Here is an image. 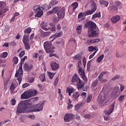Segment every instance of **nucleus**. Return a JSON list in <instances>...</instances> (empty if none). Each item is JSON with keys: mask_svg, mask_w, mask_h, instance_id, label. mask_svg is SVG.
Instances as JSON below:
<instances>
[{"mask_svg": "<svg viewBox=\"0 0 126 126\" xmlns=\"http://www.w3.org/2000/svg\"><path fill=\"white\" fill-rule=\"evenodd\" d=\"M80 95V94H79L78 92H75L72 96V100H73L74 101H76V100H77V99H78V97Z\"/></svg>", "mask_w": 126, "mask_h": 126, "instance_id": "obj_24", "label": "nucleus"}, {"mask_svg": "<svg viewBox=\"0 0 126 126\" xmlns=\"http://www.w3.org/2000/svg\"><path fill=\"white\" fill-rule=\"evenodd\" d=\"M76 31L79 34H80L82 31V26H78L76 28Z\"/></svg>", "mask_w": 126, "mask_h": 126, "instance_id": "obj_39", "label": "nucleus"}, {"mask_svg": "<svg viewBox=\"0 0 126 126\" xmlns=\"http://www.w3.org/2000/svg\"><path fill=\"white\" fill-rule=\"evenodd\" d=\"M83 65L85 67L86 65V58L83 57L82 59Z\"/></svg>", "mask_w": 126, "mask_h": 126, "instance_id": "obj_52", "label": "nucleus"}, {"mask_svg": "<svg viewBox=\"0 0 126 126\" xmlns=\"http://www.w3.org/2000/svg\"><path fill=\"white\" fill-rule=\"evenodd\" d=\"M74 115L70 113H66L64 117V121L65 123H69L72 119H73Z\"/></svg>", "mask_w": 126, "mask_h": 126, "instance_id": "obj_7", "label": "nucleus"}, {"mask_svg": "<svg viewBox=\"0 0 126 126\" xmlns=\"http://www.w3.org/2000/svg\"><path fill=\"white\" fill-rule=\"evenodd\" d=\"M7 9L0 10V16H1L2 15L3 13H4L7 11Z\"/></svg>", "mask_w": 126, "mask_h": 126, "instance_id": "obj_53", "label": "nucleus"}, {"mask_svg": "<svg viewBox=\"0 0 126 126\" xmlns=\"http://www.w3.org/2000/svg\"><path fill=\"white\" fill-rule=\"evenodd\" d=\"M124 98H125V95H121L120 96V97L118 98L119 102H122V101L124 100Z\"/></svg>", "mask_w": 126, "mask_h": 126, "instance_id": "obj_62", "label": "nucleus"}, {"mask_svg": "<svg viewBox=\"0 0 126 126\" xmlns=\"http://www.w3.org/2000/svg\"><path fill=\"white\" fill-rule=\"evenodd\" d=\"M81 77L82 79L85 81V82H86L87 81V77L85 75V74L84 75H83L81 76Z\"/></svg>", "mask_w": 126, "mask_h": 126, "instance_id": "obj_55", "label": "nucleus"}, {"mask_svg": "<svg viewBox=\"0 0 126 126\" xmlns=\"http://www.w3.org/2000/svg\"><path fill=\"white\" fill-rule=\"evenodd\" d=\"M59 1L56 0H52L50 3H49V8H51L52 6L54 5H56V4H57L58 3Z\"/></svg>", "mask_w": 126, "mask_h": 126, "instance_id": "obj_27", "label": "nucleus"}, {"mask_svg": "<svg viewBox=\"0 0 126 126\" xmlns=\"http://www.w3.org/2000/svg\"><path fill=\"white\" fill-rule=\"evenodd\" d=\"M49 28L50 31H52V32H54V31H56V26L54 25L52 26V27Z\"/></svg>", "mask_w": 126, "mask_h": 126, "instance_id": "obj_56", "label": "nucleus"}, {"mask_svg": "<svg viewBox=\"0 0 126 126\" xmlns=\"http://www.w3.org/2000/svg\"><path fill=\"white\" fill-rule=\"evenodd\" d=\"M30 85V84H29V83H25L22 86L23 88H26V87H28V86H29Z\"/></svg>", "mask_w": 126, "mask_h": 126, "instance_id": "obj_63", "label": "nucleus"}, {"mask_svg": "<svg viewBox=\"0 0 126 126\" xmlns=\"http://www.w3.org/2000/svg\"><path fill=\"white\" fill-rule=\"evenodd\" d=\"M4 83V90H7V84L8 83V81L7 80H4L3 81Z\"/></svg>", "mask_w": 126, "mask_h": 126, "instance_id": "obj_43", "label": "nucleus"}, {"mask_svg": "<svg viewBox=\"0 0 126 126\" xmlns=\"http://www.w3.org/2000/svg\"><path fill=\"white\" fill-rule=\"evenodd\" d=\"M91 99H92V95H89L87 98V103H90Z\"/></svg>", "mask_w": 126, "mask_h": 126, "instance_id": "obj_50", "label": "nucleus"}, {"mask_svg": "<svg viewBox=\"0 0 126 126\" xmlns=\"http://www.w3.org/2000/svg\"><path fill=\"white\" fill-rule=\"evenodd\" d=\"M71 6L73 7L72 11L74 12L77 7H78V3L77 2H74L72 3Z\"/></svg>", "mask_w": 126, "mask_h": 126, "instance_id": "obj_30", "label": "nucleus"}, {"mask_svg": "<svg viewBox=\"0 0 126 126\" xmlns=\"http://www.w3.org/2000/svg\"><path fill=\"white\" fill-rule=\"evenodd\" d=\"M34 81V77H32L31 78H30L29 80V82L30 83H32V82Z\"/></svg>", "mask_w": 126, "mask_h": 126, "instance_id": "obj_64", "label": "nucleus"}, {"mask_svg": "<svg viewBox=\"0 0 126 126\" xmlns=\"http://www.w3.org/2000/svg\"><path fill=\"white\" fill-rule=\"evenodd\" d=\"M39 79L41 81V82H44V81H46V76L44 73L41 74L39 76Z\"/></svg>", "mask_w": 126, "mask_h": 126, "instance_id": "obj_34", "label": "nucleus"}, {"mask_svg": "<svg viewBox=\"0 0 126 126\" xmlns=\"http://www.w3.org/2000/svg\"><path fill=\"white\" fill-rule=\"evenodd\" d=\"M7 56H8V53H7V52H3L0 54V58L5 59L6 58H7Z\"/></svg>", "mask_w": 126, "mask_h": 126, "instance_id": "obj_35", "label": "nucleus"}, {"mask_svg": "<svg viewBox=\"0 0 126 126\" xmlns=\"http://www.w3.org/2000/svg\"><path fill=\"white\" fill-rule=\"evenodd\" d=\"M120 20H121V17L119 15L115 16L111 19V22L114 24L117 23L118 21H120Z\"/></svg>", "mask_w": 126, "mask_h": 126, "instance_id": "obj_18", "label": "nucleus"}, {"mask_svg": "<svg viewBox=\"0 0 126 126\" xmlns=\"http://www.w3.org/2000/svg\"><path fill=\"white\" fill-rule=\"evenodd\" d=\"M121 77V76L120 75H117L116 76H115L114 77H113L111 80L113 81H115V80H116V79H119V78H120Z\"/></svg>", "mask_w": 126, "mask_h": 126, "instance_id": "obj_51", "label": "nucleus"}, {"mask_svg": "<svg viewBox=\"0 0 126 126\" xmlns=\"http://www.w3.org/2000/svg\"><path fill=\"white\" fill-rule=\"evenodd\" d=\"M44 10V7L43 9H42V8H40L39 9H38L37 11H36V13L34 15L35 17H41L43 14H44V12L43 11Z\"/></svg>", "mask_w": 126, "mask_h": 126, "instance_id": "obj_16", "label": "nucleus"}, {"mask_svg": "<svg viewBox=\"0 0 126 126\" xmlns=\"http://www.w3.org/2000/svg\"><path fill=\"white\" fill-rule=\"evenodd\" d=\"M78 73L81 75V76H82V75H84V74H85V72H84V71L82 69V68H80L79 69Z\"/></svg>", "mask_w": 126, "mask_h": 126, "instance_id": "obj_42", "label": "nucleus"}, {"mask_svg": "<svg viewBox=\"0 0 126 126\" xmlns=\"http://www.w3.org/2000/svg\"><path fill=\"white\" fill-rule=\"evenodd\" d=\"M71 82L77 83V88L78 90H81V89L84 87V83H83V82L80 80L79 76L76 73H75L71 79Z\"/></svg>", "mask_w": 126, "mask_h": 126, "instance_id": "obj_2", "label": "nucleus"}, {"mask_svg": "<svg viewBox=\"0 0 126 126\" xmlns=\"http://www.w3.org/2000/svg\"><path fill=\"white\" fill-rule=\"evenodd\" d=\"M16 71H17V72L20 74V75L19 76L17 80L19 81V84H20L21 83V81H22V76H21L23 74V70L22 69V68H19L18 70Z\"/></svg>", "mask_w": 126, "mask_h": 126, "instance_id": "obj_14", "label": "nucleus"}, {"mask_svg": "<svg viewBox=\"0 0 126 126\" xmlns=\"http://www.w3.org/2000/svg\"><path fill=\"white\" fill-rule=\"evenodd\" d=\"M39 99V97H35L32 98L30 99L27 100L25 101L28 105H31V104H33V103H35V102H37Z\"/></svg>", "mask_w": 126, "mask_h": 126, "instance_id": "obj_11", "label": "nucleus"}, {"mask_svg": "<svg viewBox=\"0 0 126 126\" xmlns=\"http://www.w3.org/2000/svg\"><path fill=\"white\" fill-rule=\"evenodd\" d=\"M95 50H96V47L91 46L88 47V51H89V52H94Z\"/></svg>", "mask_w": 126, "mask_h": 126, "instance_id": "obj_40", "label": "nucleus"}, {"mask_svg": "<svg viewBox=\"0 0 126 126\" xmlns=\"http://www.w3.org/2000/svg\"><path fill=\"white\" fill-rule=\"evenodd\" d=\"M91 10H88V13L89 15L90 14H92L94 12V11H96L97 9V5H96V3L95 2H93L91 4Z\"/></svg>", "mask_w": 126, "mask_h": 126, "instance_id": "obj_10", "label": "nucleus"}, {"mask_svg": "<svg viewBox=\"0 0 126 126\" xmlns=\"http://www.w3.org/2000/svg\"><path fill=\"white\" fill-rule=\"evenodd\" d=\"M104 59L103 54L101 55L100 56L98 57L97 58V62L98 63H101V61Z\"/></svg>", "mask_w": 126, "mask_h": 126, "instance_id": "obj_48", "label": "nucleus"}, {"mask_svg": "<svg viewBox=\"0 0 126 126\" xmlns=\"http://www.w3.org/2000/svg\"><path fill=\"white\" fill-rule=\"evenodd\" d=\"M28 91L29 92L31 97L33 96H35V95H37V94H38V92H37L36 90L34 89L28 90Z\"/></svg>", "mask_w": 126, "mask_h": 126, "instance_id": "obj_22", "label": "nucleus"}, {"mask_svg": "<svg viewBox=\"0 0 126 126\" xmlns=\"http://www.w3.org/2000/svg\"><path fill=\"white\" fill-rule=\"evenodd\" d=\"M78 67V68H82L81 65H82V63L81 62V60H80L77 63Z\"/></svg>", "mask_w": 126, "mask_h": 126, "instance_id": "obj_54", "label": "nucleus"}, {"mask_svg": "<svg viewBox=\"0 0 126 126\" xmlns=\"http://www.w3.org/2000/svg\"><path fill=\"white\" fill-rule=\"evenodd\" d=\"M26 50L28 51L30 49V43H29V38L28 36H24L22 39Z\"/></svg>", "mask_w": 126, "mask_h": 126, "instance_id": "obj_5", "label": "nucleus"}, {"mask_svg": "<svg viewBox=\"0 0 126 126\" xmlns=\"http://www.w3.org/2000/svg\"><path fill=\"white\" fill-rule=\"evenodd\" d=\"M83 15H84V16H87V15H89V14L87 11H85L84 12H81L78 14V19H81V18L83 17Z\"/></svg>", "mask_w": 126, "mask_h": 126, "instance_id": "obj_25", "label": "nucleus"}, {"mask_svg": "<svg viewBox=\"0 0 126 126\" xmlns=\"http://www.w3.org/2000/svg\"><path fill=\"white\" fill-rule=\"evenodd\" d=\"M108 71H103L99 75H98V80L99 81H101L102 80V77L104 76V74H107Z\"/></svg>", "mask_w": 126, "mask_h": 126, "instance_id": "obj_32", "label": "nucleus"}, {"mask_svg": "<svg viewBox=\"0 0 126 126\" xmlns=\"http://www.w3.org/2000/svg\"><path fill=\"white\" fill-rule=\"evenodd\" d=\"M110 9L112 11H114V12H117V11H118V9L115 5L111 6L110 7Z\"/></svg>", "mask_w": 126, "mask_h": 126, "instance_id": "obj_44", "label": "nucleus"}, {"mask_svg": "<svg viewBox=\"0 0 126 126\" xmlns=\"http://www.w3.org/2000/svg\"><path fill=\"white\" fill-rule=\"evenodd\" d=\"M40 8H42V9H43V7L42 6L40 7L39 5H37L33 7V10L34 11H37L38 10H39V9H40Z\"/></svg>", "mask_w": 126, "mask_h": 126, "instance_id": "obj_38", "label": "nucleus"}, {"mask_svg": "<svg viewBox=\"0 0 126 126\" xmlns=\"http://www.w3.org/2000/svg\"><path fill=\"white\" fill-rule=\"evenodd\" d=\"M48 73L49 76V78L50 79H53V78L54 77V75L56 74V73H53V72H48Z\"/></svg>", "mask_w": 126, "mask_h": 126, "instance_id": "obj_46", "label": "nucleus"}, {"mask_svg": "<svg viewBox=\"0 0 126 126\" xmlns=\"http://www.w3.org/2000/svg\"><path fill=\"white\" fill-rule=\"evenodd\" d=\"M74 61H81V55L80 54H77L72 57Z\"/></svg>", "mask_w": 126, "mask_h": 126, "instance_id": "obj_29", "label": "nucleus"}, {"mask_svg": "<svg viewBox=\"0 0 126 126\" xmlns=\"http://www.w3.org/2000/svg\"><path fill=\"white\" fill-rule=\"evenodd\" d=\"M92 42V45H93V44H95L96 43H98V42H100V39L99 38H96L94 39L91 40Z\"/></svg>", "mask_w": 126, "mask_h": 126, "instance_id": "obj_41", "label": "nucleus"}, {"mask_svg": "<svg viewBox=\"0 0 126 126\" xmlns=\"http://www.w3.org/2000/svg\"><path fill=\"white\" fill-rule=\"evenodd\" d=\"M85 105V103L84 102H81V103L78 104L75 106V110L76 111H77L81 107H82V106H84Z\"/></svg>", "mask_w": 126, "mask_h": 126, "instance_id": "obj_31", "label": "nucleus"}, {"mask_svg": "<svg viewBox=\"0 0 126 126\" xmlns=\"http://www.w3.org/2000/svg\"><path fill=\"white\" fill-rule=\"evenodd\" d=\"M27 106L28 105L26 103V101H24L21 102L18 105L17 113H18L19 114L20 113H29L30 111L29 110V108L27 107Z\"/></svg>", "mask_w": 126, "mask_h": 126, "instance_id": "obj_3", "label": "nucleus"}, {"mask_svg": "<svg viewBox=\"0 0 126 126\" xmlns=\"http://www.w3.org/2000/svg\"><path fill=\"white\" fill-rule=\"evenodd\" d=\"M24 68L25 70H26L27 71H28V72H30V71H31V69L33 68V64H28L27 63H25L24 65Z\"/></svg>", "mask_w": 126, "mask_h": 126, "instance_id": "obj_15", "label": "nucleus"}, {"mask_svg": "<svg viewBox=\"0 0 126 126\" xmlns=\"http://www.w3.org/2000/svg\"><path fill=\"white\" fill-rule=\"evenodd\" d=\"M5 6H6V4L4 3V2L0 1V10H2V9H8L7 11H8V8Z\"/></svg>", "mask_w": 126, "mask_h": 126, "instance_id": "obj_23", "label": "nucleus"}, {"mask_svg": "<svg viewBox=\"0 0 126 126\" xmlns=\"http://www.w3.org/2000/svg\"><path fill=\"white\" fill-rule=\"evenodd\" d=\"M13 62H14L15 64H17L18 63V58L14 57L13 58Z\"/></svg>", "mask_w": 126, "mask_h": 126, "instance_id": "obj_49", "label": "nucleus"}, {"mask_svg": "<svg viewBox=\"0 0 126 126\" xmlns=\"http://www.w3.org/2000/svg\"><path fill=\"white\" fill-rule=\"evenodd\" d=\"M99 3L101 5H105L106 7H107V6H108V5H109V2H108V1L103 0H99Z\"/></svg>", "mask_w": 126, "mask_h": 126, "instance_id": "obj_28", "label": "nucleus"}, {"mask_svg": "<svg viewBox=\"0 0 126 126\" xmlns=\"http://www.w3.org/2000/svg\"><path fill=\"white\" fill-rule=\"evenodd\" d=\"M43 46L47 54H50V53H54V48L52 46V42L46 41L44 42Z\"/></svg>", "mask_w": 126, "mask_h": 126, "instance_id": "obj_4", "label": "nucleus"}, {"mask_svg": "<svg viewBox=\"0 0 126 126\" xmlns=\"http://www.w3.org/2000/svg\"><path fill=\"white\" fill-rule=\"evenodd\" d=\"M73 92H74V90L73 89H71V88H67L66 89V93H68L69 96H70L71 95V94Z\"/></svg>", "mask_w": 126, "mask_h": 126, "instance_id": "obj_36", "label": "nucleus"}, {"mask_svg": "<svg viewBox=\"0 0 126 126\" xmlns=\"http://www.w3.org/2000/svg\"><path fill=\"white\" fill-rule=\"evenodd\" d=\"M91 66V61H89L87 64V70L89 71L90 70V67Z\"/></svg>", "mask_w": 126, "mask_h": 126, "instance_id": "obj_47", "label": "nucleus"}, {"mask_svg": "<svg viewBox=\"0 0 126 126\" xmlns=\"http://www.w3.org/2000/svg\"><path fill=\"white\" fill-rule=\"evenodd\" d=\"M65 14V8L62 7L61 10L57 13V16L59 18H63Z\"/></svg>", "mask_w": 126, "mask_h": 126, "instance_id": "obj_8", "label": "nucleus"}, {"mask_svg": "<svg viewBox=\"0 0 126 126\" xmlns=\"http://www.w3.org/2000/svg\"><path fill=\"white\" fill-rule=\"evenodd\" d=\"M63 32H60L58 33H56L55 34H54L53 35V40L51 41V42H53L54 41V39H56V38H59V37H62L63 35Z\"/></svg>", "mask_w": 126, "mask_h": 126, "instance_id": "obj_26", "label": "nucleus"}, {"mask_svg": "<svg viewBox=\"0 0 126 126\" xmlns=\"http://www.w3.org/2000/svg\"><path fill=\"white\" fill-rule=\"evenodd\" d=\"M25 55V52L24 51H22L19 55V58H22Z\"/></svg>", "mask_w": 126, "mask_h": 126, "instance_id": "obj_58", "label": "nucleus"}, {"mask_svg": "<svg viewBox=\"0 0 126 126\" xmlns=\"http://www.w3.org/2000/svg\"><path fill=\"white\" fill-rule=\"evenodd\" d=\"M16 103V101H15V99L12 98L11 100V104L12 105V106H14L15 105V103Z\"/></svg>", "mask_w": 126, "mask_h": 126, "instance_id": "obj_57", "label": "nucleus"}, {"mask_svg": "<svg viewBox=\"0 0 126 126\" xmlns=\"http://www.w3.org/2000/svg\"><path fill=\"white\" fill-rule=\"evenodd\" d=\"M84 117L85 119H91L92 118L91 115L90 114H86Z\"/></svg>", "mask_w": 126, "mask_h": 126, "instance_id": "obj_60", "label": "nucleus"}, {"mask_svg": "<svg viewBox=\"0 0 126 126\" xmlns=\"http://www.w3.org/2000/svg\"><path fill=\"white\" fill-rule=\"evenodd\" d=\"M108 102L109 101H108L107 97L105 96H104L103 97H101L100 100L98 101L99 104L101 107H103V106H105V105H107V103H108Z\"/></svg>", "mask_w": 126, "mask_h": 126, "instance_id": "obj_9", "label": "nucleus"}, {"mask_svg": "<svg viewBox=\"0 0 126 126\" xmlns=\"http://www.w3.org/2000/svg\"><path fill=\"white\" fill-rule=\"evenodd\" d=\"M52 69L53 70H57L59 68V64L57 63V62H51L50 63Z\"/></svg>", "mask_w": 126, "mask_h": 126, "instance_id": "obj_21", "label": "nucleus"}, {"mask_svg": "<svg viewBox=\"0 0 126 126\" xmlns=\"http://www.w3.org/2000/svg\"><path fill=\"white\" fill-rule=\"evenodd\" d=\"M15 88V86L14 85V84H13V83H12L11 85L10 90H11V91H13Z\"/></svg>", "mask_w": 126, "mask_h": 126, "instance_id": "obj_61", "label": "nucleus"}, {"mask_svg": "<svg viewBox=\"0 0 126 126\" xmlns=\"http://www.w3.org/2000/svg\"><path fill=\"white\" fill-rule=\"evenodd\" d=\"M31 32H32V29L31 28L28 27V28L26 29L24 31V33H25V34L24 35L23 38H24V37H28V39H29V35H30Z\"/></svg>", "mask_w": 126, "mask_h": 126, "instance_id": "obj_13", "label": "nucleus"}, {"mask_svg": "<svg viewBox=\"0 0 126 126\" xmlns=\"http://www.w3.org/2000/svg\"><path fill=\"white\" fill-rule=\"evenodd\" d=\"M51 32H41L42 37H47L51 34Z\"/></svg>", "mask_w": 126, "mask_h": 126, "instance_id": "obj_33", "label": "nucleus"}, {"mask_svg": "<svg viewBox=\"0 0 126 126\" xmlns=\"http://www.w3.org/2000/svg\"><path fill=\"white\" fill-rule=\"evenodd\" d=\"M85 27L88 29L90 33L89 37H94L99 34V29L96 24L91 21L87 22L85 25Z\"/></svg>", "mask_w": 126, "mask_h": 126, "instance_id": "obj_1", "label": "nucleus"}, {"mask_svg": "<svg viewBox=\"0 0 126 126\" xmlns=\"http://www.w3.org/2000/svg\"><path fill=\"white\" fill-rule=\"evenodd\" d=\"M98 17V18H100L101 17V13L100 12L99 13H96L94 15H93L92 19H95V18H97Z\"/></svg>", "mask_w": 126, "mask_h": 126, "instance_id": "obj_37", "label": "nucleus"}, {"mask_svg": "<svg viewBox=\"0 0 126 126\" xmlns=\"http://www.w3.org/2000/svg\"><path fill=\"white\" fill-rule=\"evenodd\" d=\"M40 26L42 30H45V31H48V30H50V28H47L48 27V24H47V23L42 22L40 25Z\"/></svg>", "mask_w": 126, "mask_h": 126, "instance_id": "obj_19", "label": "nucleus"}, {"mask_svg": "<svg viewBox=\"0 0 126 126\" xmlns=\"http://www.w3.org/2000/svg\"><path fill=\"white\" fill-rule=\"evenodd\" d=\"M43 104L44 102L41 104H37L35 106V108L30 109L31 112H39V111H42L44 106Z\"/></svg>", "mask_w": 126, "mask_h": 126, "instance_id": "obj_6", "label": "nucleus"}, {"mask_svg": "<svg viewBox=\"0 0 126 126\" xmlns=\"http://www.w3.org/2000/svg\"><path fill=\"white\" fill-rule=\"evenodd\" d=\"M98 84V80H96L93 83V87H96Z\"/></svg>", "mask_w": 126, "mask_h": 126, "instance_id": "obj_59", "label": "nucleus"}, {"mask_svg": "<svg viewBox=\"0 0 126 126\" xmlns=\"http://www.w3.org/2000/svg\"><path fill=\"white\" fill-rule=\"evenodd\" d=\"M115 108V101H114L112 104L110 105V108L107 111L106 114L108 116L111 115L112 113H113V111H114V109Z\"/></svg>", "mask_w": 126, "mask_h": 126, "instance_id": "obj_20", "label": "nucleus"}, {"mask_svg": "<svg viewBox=\"0 0 126 126\" xmlns=\"http://www.w3.org/2000/svg\"><path fill=\"white\" fill-rule=\"evenodd\" d=\"M115 4L117 7H119V8H121L122 6V3L121 2V1H116Z\"/></svg>", "mask_w": 126, "mask_h": 126, "instance_id": "obj_45", "label": "nucleus"}, {"mask_svg": "<svg viewBox=\"0 0 126 126\" xmlns=\"http://www.w3.org/2000/svg\"><path fill=\"white\" fill-rule=\"evenodd\" d=\"M61 7H55L53 8L52 10L49 11V13H50V14H52V13L58 14V12H60L61 10Z\"/></svg>", "mask_w": 126, "mask_h": 126, "instance_id": "obj_17", "label": "nucleus"}, {"mask_svg": "<svg viewBox=\"0 0 126 126\" xmlns=\"http://www.w3.org/2000/svg\"><path fill=\"white\" fill-rule=\"evenodd\" d=\"M29 98H31L30 96V94H29V92L28 90L25 91L23 94H22L21 95V98L23 100L25 99H29Z\"/></svg>", "mask_w": 126, "mask_h": 126, "instance_id": "obj_12", "label": "nucleus"}]
</instances>
